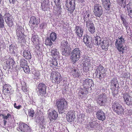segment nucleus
Here are the masks:
<instances>
[{
	"label": "nucleus",
	"instance_id": "obj_49",
	"mask_svg": "<svg viewBox=\"0 0 132 132\" xmlns=\"http://www.w3.org/2000/svg\"><path fill=\"white\" fill-rule=\"evenodd\" d=\"M85 21L86 22V27L87 28H88L94 25L93 22L90 20L89 19Z\"/></svg>",
	"mask_w": 132,
	"mask_h": 132
},
{
	"label": "nucleus",
	"instance_id": "obj_27",
	"mask_svg": "<svg viewBox=\"0 0 132 132\" xmlns=\"http://www.w3.org/2000/svg\"><path fill=\"white\" fill-rule=\"evenodd\" d=\"M97 118L99 120L104 121L106 119V115L105 113L102 111L99 110L96 113Z\"/></svg>",
	"mask_w": 132,
	"mask_h": 132
},
{
	"label": "nucleus",
	"instance_id": "obj_17",
	"mask_svg": "<svg viewBox=\"0 0 132 132\" xmlns=\"http://www.w3.org/2000/svg\"><path fill=\"white\" fill-rule=\"evenodd\" d=\"M122 97L124 103L128 106L132 105V97L128 93L123 94Z\"/></svg>",
	"mask_w": 132,
	"mask_h": 132
},
{
	"label": "nucleus",
	"instance_id": "obj_20",
	"mask_svg": "<svg viewBox=\"0 0 132 132\" xmlns=\"http://www.w3.org/2000/svg\"><path fill=\"white\" fill-rule=\"evenodd\" d=\"M40 22L39 19L36 18L35 16H32L30 18L29 24L34 28L35 27H37L38 25L39 24Z\"/></svg>",
	"mask_w": 132,
	"mask_h": 132
},
{
	"label": "nucleus",
	"instance_id": "obj_23",
	"mask_svg": "<svg viewBox=\"0 0 132 132\" xmlns=\"http://www.w3.org/2000/svg\"><path fill=\"white\" fill-rule=\"evenodd\" d=\"M83 40L84 42L87 46L89 48L92 47V39L91 37L87 35H84Z\"/></svg>",
	"mask_w": 132,
	"mask_h": 132
},
{
	"label": "nucleus",
	"instance_id": "obj_26",
	"mask_svg": "<svg viewBox=\"0 0 132 132\" xmlns=\"http://www.w3.org/2000/svg\"><path fill=\"white\" fill-rule=\"evenodd\" d=\"M12 87L9 84H5L3 87V92L5 93V94L9 96L11 93H12Z\"/></svg>",
	"mask_w": 132,
	"mask_h": 132
},
{
	"label": "nucleus",
	"instance_id": "obj_11",
	"mask_svg": "<svg viewBox=\"0 0 132 132\" xmlns=\"http://www.w3.org/2000/svg\"><path fill=\"white\" fill-rule=\"evenodd\" d=\"M118 39L116 40L115 45L119 52L123 54L124 49L123 44L125 43V40L124 39L122 36L119 37Z\"/></svg>",
	"mask_w": 132,
	"mask_h": 132
},
{
	"label": "nucleus",
	"instance_id": "obj_13",
	"mask_svg": "<svg viewBox=\"0 0 132 132\" xmlns=\"http://www.w3.org/2000/svg\"><path fill=\"white\" fill-rule=\"evenodd\" d=\"M2 119H3L2 122H3V125L4 127H6V122H8L11 123V121H13L14 120L13 117L11 113H8L6 114H5L4 113H3L2 114Z\"/></svg>",
	"mask_w": 132,
	"mask_h": 132
},
{
	"label": "nucleus",
	"instance_id": "obj_4",
	"mask_svg": "<svg viewBox=\"0 0 132 132\" xmlns=\"http://www.w3.org/2000/svg\"><path fill=\"white\" fill-rule=\"evenodd\" d=\"M9 10L7 8H5L3 9L4 14L3 15L6 23L9 27H12L14 25V20L13 18L8 13Z\"/></svg>",
	"mask_w": 132,
	"mask_h": 132
},
{
	"label": "nucleus",
	"instance_id": "obj_24",
	"mask_svg": "<svg viewBox=\"0 0 132 132\" xmlns=\"http://www.w3.org/2000/svg\"><path fill=\"white\" fill-rule=\"evenodd\" d=\"M36 122L40 126L43 127L45 125L44 116L42 114H37L36 116Z\"/></svg>",
	"mask_w": 132,
	"mask_h": 132
},
{
	"label": "nucleus",
	"instance_id": "obj_18",
	"mask_svg": "<svg viewBox=\"0 0 132 132\" xmlns=\"http://www.w3.org/2000/svg\"><path fill=\"white\" fill-rule=\"evenodd\" d=\"M68 72L74 78H78L80 76V72L75 67H71L68 69Z\"/></svg>",
	"mask_w": 132,
	"mask_h": 132
},
{
	"label": "nucleus",
	"instance_id": "obj_3",
	"mask_svg": "<svg viewBox=\"0 0 132 132\" xmlns=\"http://www.w3.org/2000/svg\"><path fill=\"white\" fill-rule=\"evenodd\" d=\"M95 100L98 105L100 106H105L107 105L108 97L103 93L96 96Z\"/></svg>",
	"mask_w": 132,
	"mask_h": 132
},
{
	"label": "nucleus",
	"instance_id": "obj_39",
	"mask_svg": "<svg viewBox=\"0 0 132 132\" xmlns=\"http://www.w3.org/2000/svg\"><path fill=\"white\" fill-rule=\"evenodd\" d=\"M21 84L22 90L26 93H27L28 92L29 89L27 86L26 83L22 81L21 82Z\"/></svg>",
	"mask_w": 132,
	"mask_h": 132
},
{
	"label": "nucleus",
	"instance_id": "obj_14",
	"mask_svg": "<svg viewBox=\"0 0 132 132\" xmlns=\"http://www.w3.org/2000/svg\"><path fill=\"white\" fill-rule=\"evenodd\" d=\"M62 0H54L55 6L53 8V12L55 15L60 14L62 12V8L60 7V4Z\"/></svg>",
	"mask_w": 132,
	"mask_h": 132
},
{
	"label": "nucleus",
	"instance_id": "obj_21",
	"mask_svg": "<svg viewBox=\"0 0 132 132\" xmlns=\"http://www.w3.org/2000/svg\"><path fill=\"white\" fill-rule=\"evenodd\" d=\"M69 47V45L66 41L62 40L61 42V47L62 54L63 55H66L67 54V49Z\"/></svg>",
	"mask_w": 132,
	"mask_h": 132
},
{
	"label": "nucleus",
	"instance_id": "obj_30",
	"mask_svg": "<svg viewBox=\"0 0 132 132\" xmlns=\"http://www.w3.org/2000/svg\"><path fill=\"white\" fill-rule=\"evenodd\" d=\"M73 112L70 111L67 113V120L68 122H72L74 120L75 116L74 113Z\"/></svg>",
	"mask_w": 132,
	"mask_h": 132
},
{
	"label": "nucleus",
	"instance_id": "obj_5",
	"mask_svg": "<svg viewBox=\"0 0 132 132\" xmlns=\"http://www.w3.org/2000/svg\"><path fill=\"white\" fill-rule=\"evenodd\" d=\"M16 36L20 43L24 42L25 35L24 34V29L21 26H18L16 28Z\"/></svg>",
	"mask_w": 132,
	"mask_h": 132
},
{
	"label": "nucleus",
	"instance_id": "obj_60",
	"mask_svg": "<svg viewBox=\"0 0 132 132\" xmlns=\"http://www.w3.org/2000/svg\"><path fill=\"white\" fill-rule=\"evenodd\" d=\"M9 2L11 3L14 4L16 0H9Z\"/></svg>",
	"mask_w": 132,
	"mask_h": 132
},
{
	"label": "nucleus",
	"instance_id": "obj_62",
	"mask_svg": "<svg viewBox=\"0 0 132 132\" xmlns=\"http://www.w3.org/2000/svg\"><path fill=\"white\" fill-rule=\"evenodd\" d=\"M120 18L121 20H122L123 19H124L123 18V15H121L120 16Z\"/></svg>",
	"mask_w": 132,
	"mask_h": 132
},
{
	"label": "nucleus",
	"instance_id": "obj_8",
	"mask_svg": "<svg viewBox=\"0 0 132 132\" xmlns=\"http://www.w3.org/2000/svg\"><path fill=\"white\" fill-rule=\"evenodd\" d=\"M6 64V66L4 67V69L6 70L7 67L9 69H11L14 71H16L17 70V67L15 64L14 61L11 58H9L6 60L4 62Z\"/></svg>",
	"mask_w": 132,
	"mask_h": 132
},
{
	"label": "nucleus",
	"instance_id": "obj_41",
	"mask_svg": "<svg viewBox=\"0 0 132 132\" xmlns=\"http://www.w3.org/2000/svg\"><path fill=\"white\" fill-rule=\"evenodd\" d=\"M83 17L84 21H86L87 20L89 19L88 18L89 17L90 14L89 11H86L83 12Z\"/></svg>",
	"mask_w": 132,
	"mask_h": 132
},
{
	"label": "nucleus",
	"instance_id": "obj_52",
	"mask_svg": "<svg viewBox=\"0 0 132 132\" xmlns=\"http://www.w3.org/2000/svg\"><path fill=\"white\" fill-rule=\"evenodd\" d=\"M88 29L89 31L92 34L94 32L95 29L94 25L88 28Z\"/></svg>",
	"mask_w": 132,
	"mask_h": 132
},
{
	"label": "nucleus",
	"instance_id": "obj_36",
	"mask_svg": "<svg viewBox=\"0 0 132 132\" xmlns=\"http://www.w3.org/2000/svg\"><path fill=\"white\" fill-rule=\"evenodd\" d=\"M23 56L28 60L30 59L31 58V54L30 51L28 50H25L23 52Z\"/></svg>",
	"mask_w": 132,
	"mask_h": 132
},
{
	"label": "nucleus",
	"instance_id": "obj_48",
	"mask_svg": "<svg viewBox=\"0 0 132 132\" xmlns=\"http://www.w3.org/2000/svg\"><path fill=\"white\" fill-rule=\"evenodd\" d=\"M58 64L56 60L55 59H52L51 63V66L52 67L54 68L55 67H58Z\"/></svg>",
	"mask_w": 132,
	"mask_h": 132
},
{
	"label": "nucleus",
	"instance_id": "obj_50",
	"mask_svg": "<svg viewBox=\"0 0 132 132\" xmlns=\"http://www.w3.org/2000/svg\"><path fill=\"white\" fill-rule=\"evenodd\" d=\"M22 68H23V70L26 73H31L29 66L27 65L23 67Z\"/></svg>",
	"mask_w": 132,
	"mask_h": 132
},
{
	"label": "nucleus",
	"instance_id": "obj_51",
	"mask_svg": "<svg viewBox=\"0 0 132 132\" xmlns=\"http://www.w3.org/2000/svg\"><path fill=\"white\" fill-rule=\"evenodd\" d=\"M34 112L32 109H31L28 111V116L31 117H32L34 116Z\"/></svg>",
	"mask_w": 132,
	"mask_h": 132
},
{
	"label": "nucleus",
	"instance_id": "obj_31",
	"mask_svg": "<svg viewBox=\"0 0 132 132\" xmlns=\"http://www.w3.org/2000/svg\"><path fill=\"white\" fill-rule=\"evenodd\" d=\"M75 31L77 36L79 37H81L82 36L83 33V30L81 27L76 26L75 27Z\"/></svg>",
	"mask_w": 132,
	"mask_h": 132
},
{
	"label": "nucleus",
	"instance_id": "obj_9",
	"mask_svg": "<svg viewBox=\"0 0 132 132\" xmlns=\"http://www.w3.org/2000/svg\"><path fill=\"white\" fill-rule=\"evenodd\" d=\"M50 77L52 82L53 83L59 84L62 79L61 74L55 71H53L51 73Z\"/></svg>",
	"mask_w": 132,
	"mask_h": 132
},
{
	"label": "nucleus",
	"instance_id": "obj_55",
	"mask_svg": "<svg viewBox=\"0 0 132 132\" xmlns=\"http://www.w3.org/2000/svg\"><path fill=\"white\" fill-rule=\"evenodd\" d=\"M46 23L45 22H43L40 24V27L41 29H44L46 27Z\"/></svg>",
	"mask_w": 132,
	"mask_h": 132
},
{
	"label": "nucleus",
	"instance_id": "obj_15",
	"mask_svg": "<svg viewBox=\"0 0 132 132\" xmlns=\"http://www.w3.org/2000/svg\"><path fill=\"white\" fill-rule=\"evenodd\" d=\"M93 12L96 17L100 18L103 13V9L101 5L99 4H95L94 6Z\"/></svg>",
	"mask_w": 132,
	"mask_h": 132
},
{
	"label": "nucleus",
	"instance_id": "obj_22",
	"mask_svg": "<svg viewBox=\"0 0 132 132\" xmlns=\"http://www.w3.org/2000/svg\"><path fill=\"white\" fill-rule=\"evenodd\" d=\"M83 82V86L84 87L88 89L89 88L92 89L91 87L93 86L94 84L93 81L91 79H86L84 80Z\"/></svg>",
	"mask_w": 132,
	"mask_h": 132
},
{
	"label": "nucleus",
	"instance_id": "obj_57",
	"mask_svg": "<svg viewBox=\"0 0 132 132\" xmlns=\"http://www.w3.org/2000/svg\"><path fill=\"white\" fill-rule=\"evenodd\" d=\"M14 105L15 108L18 109H20L21 107V106L20 105L17 106L16 103H14Z\"/></svg>",
	"mask_w": 132,
	"mask_h": 132
},
{
	"label": "nucleus",
	"instance_id": "obj_44",
	"mask_svg": "<svg viewBox=\"0 0 132 132\" xmlns=\"http://www.w3.org/2000/svg\"><path fill=\"white\" fill-rule=\"evenodd\" d=\"M49 37L52 41L54 42L56 39L57 36L55 32H53L50 34V36Z\"/></svg>",
	"mask_w": 132,
	"mask_h": 132
},
{
	"label": "nucleus",
	"instance_id": "obj_29",
	"mask_svg": "<svg viewBox=\"0 0 132 132\" xmlns=\"http://www.w3.org/2000/svg\"><path fill=\"white\" fill-rule=\"evenodd\" d=\"M31 40L34 44L36 45L37 47H39V45L41 43V41L39 39L37 35L36 34H33L31 38Z\"/></svg>",
	"mask_w": 132,
	"mask_h": 132
},
{
	"label": "nucleus",
	"instance_id": "obj_43",
	"mask_svg": "<svg viewBox=\"0 0 132 132\" xmlns=\"http://www.w3.org/2000/svg\"><path fill=\"white\" fill-rule=\"evenodd\" d=\"M9 49L12 53H15L16 49V46L13 44H11L9 47Z\"/></svg>",
	"mask_w": 132,
	"mask_h": 132
},
{
	"label": "nucleus",
	"instance_id": "obj_59",
	"mask_svg": "<svg viewBox=\"0 0 132 132\" xmlns=\"http://www.w3.org/2000/svg\"><path fill=\"white\" fill-rule=\"evenodd\" d=\"M123 24L125 26L126 29H127V28L128 27V23L126 22V21L125 22H123Z\"/></svg>",
	"mask_w": 132,
	"mask_h": 132
},
{
	"label": "nucleus",
	"instance_id": "obj_7",
	"mask_svg": "<svg viewBox=\"0 0 132 132\" xmlns=\"http://www.w3.org/2000/svg\"><path fill=\"white\" fill-rule=\"evenodd\" d=\"M81 51L78 48H76L72 50L71 53V59L74 63L78 61L81 57Z\"/></svg>",
	"mask_w": 132,
	"mask_h": 132
},
{
	"label": "nucleus",
	"instance_id": "obj_46",
	"mask_svg": "<svg viewBox=\"0 0 132 132\" xmlns=\"http://www.w3.org/2000/svg\"><path fill=\"white\" fill-rule=\"evenodd\" d=\"M4 26V20L3 16L0 13V28Z\"/></svg>",
	"mask_w": 132,
	"mask_h": 132
},
{
	"label": "nucleus",
	"instance_id": "obj_25",
	"mask_svg": "<svg viewBox=\"0 0 132 132\" xmlns=\"http://www.w3.org/2000/svg\"><path fill=\"white\" fill-rule=\"evenodd\" d=\"M48 117L51 121L55 119L58 117L57 112L54 110H49L48 111Z\"/></svg>",
	"mask_w": 132,
	"mask_h": 132
},
{
	"label": "nucleus",
	"instance_id": "obj_61",
	"mask_svg": "<svg viewBox=\"0 0 132 132\" xmlns=\"http://www.w3.org/2000/svg\"><path fill=\"white\" fill-rule=\"evenodd\" d=\"M3 75L2 73L0 74V80H1L3 78Z\"/></svg>",
	"mask_w": 132,
	"mask_h": 132
},
{
	"label": "nucleus",
	"instance_id": "obj_58",
	"mask_svg": "<svg viewBox=\"0 0 132 132\" xmlns=\"http://www.w3.org/2000/svg\"><path fill=\"white\" fill-rule=\"evenodd\" d=\"M128 15L131 18H132V11H128Z\"/></svg>",
	"mask_w": 132,
	"mask_h": 132
},
{
	"label": "nucleus",
	"instance_id": "obj_47",
	"mask_svg": "<svg viewBox=\"0 0 132 132\" xmlns=\"http://www.w3.org/2000/svg\"><path fill=\"white\" fill-rule=\"evenodd\" d=\"M51 55L54 57L55 56H57L59 54V52L57 51V49L53 48L51 50Z\"/></svg>",
	"mask_w": 132,
	"mask_h": 132
},
{
	"label": "nucleus",
	"instance_id": "obj_53",
	"mask_svg": "<svg viewBox=\"0 0 132 132\" xmlns=\"http://www.w3.org/2000/svg\"><path fill=\"white\" fill-rule=\"evenodd\" d=\"M127 10L128 12L132 11V5L128 4L127 5Z\"/></svg>",
	"mask_w": 132,
	"mask_h": 132
},
{
	"label": "nucleus",
	"instance_id": "obj_56",
	"mask_svg": "<svg viewBox=\"0 0 132 132\" xmlns=\"http://www.w3.org/2000/svg\"><path fill=\"white\" fill-rule=\"evenodd\" d=\"M98 126H96L95 129L96 130H100L102 129V127L99 124H98Z\"/></svg>",
	"mask_w": 132,
	"mask_h": 132
},
{
	"label": "nucleus",
	"instance_id": "obj_42",
	"mask_svg": "<svg viewBox=\"0 0 132 132\" xmlns=\"http://www.w3.org/2000/svg\"><path fill=\"white\" fill-rule=\"evenodd\" d=\"M53 42V41L48 37L46 39L45 43L46 45L51 46L52 45Z\"/></svg>",
	"mask_w": 132,
	"mask_h": 132
},
{
	"label": "nucleus",
	"instance_id": "obj_63",
	"mask_svg": "<svg viewBox=\"0 0 132 132\" xmlns=\"http://www.w3.org/2000/svg\"><path fill=\"white\" fill-rule=\"evenodd\" d=\"M77 0L79 2H80L81 3H82L83 2V1H84V0Z\"/></svg>",
	"mask_w": 132,
	"mask_h": 132
},
{
	"label": "nucleus",
	"instance_id": "obj_10",
	"mask_svg": "<svg viewBox=\"0 0 132 132\" xmlns=\"http://www.w3.org/2000/svg\"><path fill=\"white\" fill-rule=\"evenodd\" d=\"M119 84L116 78H113L110 83L111 89L114 90L112 92L113 95L114 96L115 95L118 93V88H119Z\"/></svg>",
	"mask_w": 132,
	"mask_h": 132
},
{
	"label": "nucleus",
	"instance_id": "obj_34",
	"mask_svg": "<svg viewBox=\"0 0 132 132\" xmlns=\"http://www.w3.org/2000/svg\"><path fill=\"white\" fill-rule=\"evenodd\" d=\"M98 123L97 121H94L90 122L87 125V127L88 129H95L96 126H98Z\"/></svg>",
	"mask_w": 132,
	"mask_h": 132
},
{
	"label": "nucleus",
	"instance_id": "obj_38",
	"mask_svg": "<svg viewBox=\"0 0 132 132\" xmlns=\"http://www.w3.org/2000/svg\"><path fill=\"white\" fill-rule=\"evenodd\" d=\"M31 73L34 74L35 76V78L38 79H39L40 76L39 72L38 71H36L34 69H32L31 71Z\"/></svg>",
	"mask_w": 132,
	"mask_h": 132
},
{
	"label": "nucleus",
	"instance_id": "obj_2",
	"mask_svg": "<svg viewBox=\"0 0 132 132\" xmlns=\"http://www.w3.org/2000/svg\"><path fill=\"white\" fill-rule=\"evenodd\" d=\"M112 109L113 111L119 115H122L124 112V109L118 102L115 101L112 104Z\"/></svg>",
	"mask_w": 132,
	"mask_h": 132
},
{
	"label": "nucleus",
	"instance_id": "obj_35",
	"mask_svg": "<svg viewBox=\"0 0 132 132\" xmlns=\"http://www.w3.org/2000/svg\"><path fill=\"white\" fill-rule=\"evenodd\" d=\"M102 4L106 10H109L110 9V3L109 0H101Z\"/></svg>",
	"mask_w": 132,
	"mask_h": 132
},
{
	"label": "nucleus",
	"instance_id": "obj_32",
	"mask_svg": "<svg viewBox=\"0 0 132 132\" xmlns=\"http://www.w3.org/2000/svg\"><path fill=\"white\" fill-rule=\"evenodd\" d=\"M89 62V61H88L87 59H84L83 60V62L82 63L83 69L84 71L85 72H87L89 70L88 66Z\"/></svg>",
	"mask_w": 132,
	"mask_h": 132
},
{
	"label": "nucleus",
	"instance_id": "obj_19",
	"mask_svg": "<svg viewBox=\"0 0 132 132\" xmlns=\"http://www.w3.org/2000/svg\"><path fill=\"white\" fill-rule=\"evenodd\" d=\"M46 86L45 84L43 83L39 84L37 88L39 94L42 96L45 95L46 93Z\"/></svg>",
	"mask_w": 132,
	"mask_h": 132
},
{
	"label": "nucleus",
	"instance_id": "obj_33",
	"mask_svg": "<svg viewBox=\"0 0 132 132\" xmlns=\"http://www.w3.org/2000/svg\"><path fill=\"white\" fill-rule=\"evenodd\" d=\"M88 89L84 87V89H81L78 92V94L80 96V98H82L84 97L88 92Z\"/></svg>",
	"mask_w": 132,
	"mask_h": 132
},
{
	"label": "nucleus",
	"instance_id": "obj_16",
	"mask_svg": "<svg viewBox=\"0 0 132 132\" xmlns=\"http://www.w3.org/2000/svg\"><path fill=\"white\" fill-rule=\"evenodd\" d=\"M19 131L22 132H30L31 129L29 126L27 124L24 123H20L17 128Z\"/></svg>",
	"mask_w": 132,
	"mask_h": 132
},
{
	"label": "nucleus",
	"instance_id": "obj_37",
	"mask_svg": "<svg viewBox=\"0 0 132 132\" xmlns=\"http://www.w3.org/2000/svg\"><path fill=\"white\" fill-rule=\"evenodd\" d=\"M93 42L96 45H99L101 42V38L99 36H96L94 38Z\"/></svg>",
	"mask_w": 132,
	"mask_h": 132
},
{
	"label": "nucleus",
	"instance_id": "obj_12",
	"mask_svg": "<svg viewBox=\"0 0 132 132\" xmlns=\"http://www.w3.org/2000/svg\"><path fill=\"white\" fill-rule=\"evenodd\" d=\"M75 0H67L66 1V5L67 8L68 12L70 14L72 13L75 8Z\"/></svg>",
	"mask_w": 132,
	"mask_h": 132
},
{
	"label": "nucleus",
	"instance_id": "obj_6",
	"mask_svg": "<svg viewBox=\"0 0 132 132\" xmlns=\"http://www.w3.org/2000/svg\"><path fill=\"white\" fill-rule=\"evenodd\" d=\"M106 70L103 66L99 65L96 70L95 73L96 77L100 80L104 78L106 76Z\"/></svg>",
	"mask_w": 132,
	"mask_h": 132
},
{
	"label": "nucleus",
	"instance_id": "obj_40",
	"mask_svg": "<svg viewBox=\"0 0 132 132\" xmlns=\"http://www.w3.org/2000/svg\"><path fill=\"white\" fill-rule=\"evenodd\" d=\"M101 44V46L103 49H107L109 46V42L108 40H104Z\"/></svg>",
	"mask_w": 132,
	"mask_h": 132
},
{
	"label": "nucleus",
	"instance_id": "obj_64",
	"mask_svg": "<svg viewBox=\"0 0 132 132\" xmlns=\"http://www.w3.org/2000/svg\"><path fill=\"white\" fill-rule=\"evenodd\" d=\"M122 20V21L123 22L126 21V19H125V18L124 19H123Z\"/></svg>",
	"mask_w": 132,
	"mask_h": 132
},
{
	"label": "nucleus",
	"instance_id": "obj_28",
	"mask_svg": "<svg viewBox=\"0 0 132 132\" xmlns=\"http://www.w3.org/2000/svg\"><path fill=\"white\" fill-rule=\"evenodd\" d=\"M50 5L49 0H44L42 2V9L43 11H47L49 9Z\"/></svg>",
	"mask_w": 132,
	"mask_h": 132
},
{
	"label": "nucleus",
	"instance_id": "obj_54",
	"mask_svg": "<svg viewBox=\"0 0 132 132\" xmlns=\"http://www.w3.org/2000/svg\"><path fill=\"white\" fill-rule=\"evenodd\" d=\"M122 3L121 6L122 7L125 8V7L126 4V0H120Z\"/></svg>",
	"mask_w": 132,
	"mask_h": 132
},
{
	"label": "nucleus",
	"instance_id": "obj_45",
	"mask_svg": "<svg viewBox=\"0 0 132 132\" xmlns=\"http://www.w3.org/2000/svg\"><path fill=\"white\" fill-rule=\"evenodd\" d=\"M27 61L23 58L21 59L20 61V65L21 67L22 68L27 65Z\"/></svg>",
	"mask_w": 132,
	"mask_h": 132
},
{
	"label": "nucleus",
	"instance_id": "obj_1",
	"mask_svg": "<svg viewBox=\"0 0 132 132\" xmlns=\"http://www.w3.org/2000/svg\"><path fill=\"white\" fill-rule=\"evenodd\" d=\"M56 105L60 113H62L65 111L64 109L67 108V102L64 98H60L56 101Z\"/></svg>",
	"mask_w": 132,
	"mask_h": 132
}]
</instances>
